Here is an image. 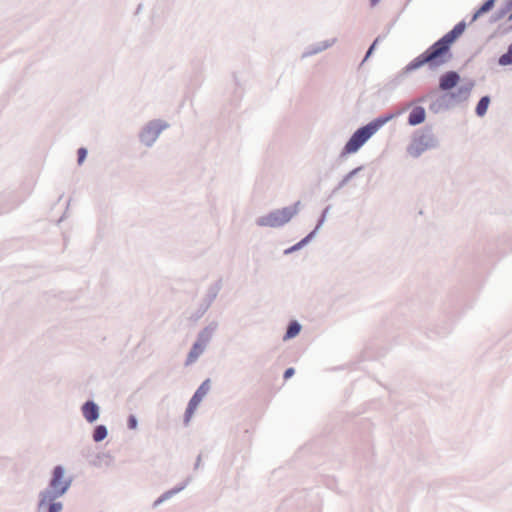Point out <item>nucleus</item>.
<instances>
[{
    "label": "nucleus",
    "instance_id": "6",
    "mask_svg": "<svg viewBox=\"0 0 512 512\" xmlns=\"http://www.w3.org/2000/svg\"><path fill=\"white\" fill-rule=\"evenodd\" d=\"M459 82V75L456 72L450 71L442 75L440 78L439 87L441 90H449L457 85Z\"/></svg>",
    "mask_w": 512,
    "mask_h": 512
},
{
    "label": "nucleus",
    "instance_id": "23",
    "mask_svg": "<svg viewBox=\"0 0 512 512\" xmlns=\"http://www.w3.org/2000/svg\"><path fill=\"white\" fill-rule=\"evenodd\" d=\"M380 0H370L371 6H375L379 3Z\"/></svg>",
    "mask_w": 512,
    "mask_h": 512
},
{
    "label": "nucleus",
    "instance_id": "13",
    "mask_svg": "<svg viewBox=\"0 0 512 512\" xmlns=\"http://www.w3.org/2000/svg\"><path fill=\"white\" fill-rule=\"evenodd\" d=\"M106 436H107V429L105 426L99 425L95 428L94 433H93L94 441L100 442V441L104 440L106 438Z\"/></svg>",
    "mask_w": 512,
    "mask_h": 512
},
{
    "label": "nucleus",
    "instance_id": "7",
    "mask_svg": "<svg viewBox=\"0 0 512 512\" xmlns=\"http://www.w3.org/2000/svg\"><path fill=\"white\" fill-rule=\"evenodd\" d=\"M82 413L84 418L91 423L97 420L99 416V409L94 402L88 401L83 405Z\"/></svg>",
    "mask_w": 512,
    "mask_h": 512
},
{
    "label": "nucleus",
    "instance_id": "3",
    "mask_svg": "<svg viewBox=\"0 0 512 512\" xmlns=\"http://www.w3.org/2000/svg\"><path fill=\"white\" fill-rule=\"evenodd\" d=\"M383 121L371 122L364 127L359 128L346 143L343 154H353L357 152L364 143L381 127Z\"/></svg>",
    "mask_w": 512,
    "mask_h": 512
},
{
    "label": "nucleus",
    "instance_id": "16",
    "mask_svg": "<svg viewBox=\"0 0 512 512\" xmlns=\"http://www.w3.org/2000/svg\"><path fill=\"white\" fill-rule=\"evenodd\" d=\"M209 390H210V380H205L200 385V387L197 389V391L195 393L204 398L206 396V394L209 392Z\"/></svg>",
    "mask_w": 512,
    "mask_h": 512
},
{
    "label": "nucleus",
    "instance_id": "22",
    "mask_svg": "<svg viewBox=\"0 0 512 512\" xmlns=\"http://www.w3.org/2000/svg\"><path fill=\"white\" fill-rule=\"evenodd\" d=\"M376 43H377V40L374 41V43L371 45V47L369 48L368 52H367V55H366V58L370 56V54L372 53L373 49L375 48L376 46Z\"/></svg>",
    "mask_w": 512,
    "mask_h": 512
},
{
    "label": "nucleus",
    "instance_id": "18",
    "mask_svg": "<svg viewBox=\"0 0 512 512\" xmlns=\"http://www.w3.org/2000/svg\"><path fill=\"white\" fill-rule=\"evenodd\" d=\"M87 156V150L85 148L78 149V163L82 164Z\"/></svg>",
    "mask_w": 512,
    "mask_h": 512
},
{
    "label": "nucleus",
    "instance_id": "20",
    "mask_svg": "<svg viewBox=\"0 0 512 512\" xmlns=\"http://www.w3.org/2000/svg\"><path fill=\"white\" fill-rule=\"evenodd\" d=\"M128 424H129V427H130L131 429L136 428V425H137L136 419H135L133 416H131V417L129 418Z\"/></svg>",
    "mask_w": 512,
    "mask_h": 512
},
{
    "label": "nucleus",
    "instance_id": "17",
    "mask_svg": "<svg viewBox=\"0 0 512 512\" xmlns=\"http://www.w3.org/2000/svg\"><path fill=\"white\" fill-rule=\"evenodd\" d=\"M48 506V512H60L62 510V504L60 502L52 501L50 503H46L44 507Z\"/></svg>",
    "mask_w": 512,
    "mask_h": 512
},
{
    "label": "nucleus",
    "instance_id": "10",
    "mask_svg": "<svg viewBox=\"0 0 512 512\" xmlns=\"http://www.w3.org/2000/svg\"><path fill=\"white\" fill-rule=\"evenodd\" d=\"M202 400H203L202 396H199L196 393L193 395V397L191 398V400L188 404L186 412H185V422L186 423H188L190 421L191 417L193 416L195 410L197 409L198 405L200 404V402Z\"/></svg>",
    "mask_w": 512,
    "mask_h": 512
},
{
    "label": "nucleus",
    "instance_id": "8",
    "mask_svg": "<svg viewBox=\"0 0 512 512\" xmlns=\"http://www.w3.org/2000/svg\"><path fill=\"white\" fill-rule=\"evenodd\" d=\"M208 341V337L201 336L198 341L193 345L189 355H188V363L194 362L204 351L206 343Z\"/></svg>",
    "mask_w": 512,
    "mask_h": 512
},
{
    "label": "nucleus",
    "instance_id": "24",
    "mask_svg": "<svg viewBox=\"0 0 512 512\" xmlns=\"http://www.w3.org/2000/svg\"><path fill=\"white\" fill-rule=\"evenodd\" d=\"M508 7H509L510 10L512 9V0L509 1Z\"/></svg>",
    "mask_w": 512,
    "mask_h": 512
},
{
    "label": "nucleus",
    "instance_id": "2",
    "mask_svg": "<svg viewBox=\"0 0 512 512\" xmlns=\"http://www.w3.org/2000/svg\"><path fill=\"white\" fill-rule=\"evenodd\" d=\"M71 481L65 477L64 469L56 466L50 480L49 489L40 494L38 509L42 510L46 503H50L61 497L70 487Z\"/></svg>",
    "mask_w": 512,
    "mask_h": 512
},
{
    "label": "nucleus",
    "instance_id": "4",
    "mask_svg": "<svg viewBox=\"0 0 512 512\" xmlns=\"http://www.w3.org/2000/svg\"><path fill=\"white\" fill-rule=\"evenodd\" d=\"M291 217L292 212L285 208L282 210H277L266 217H262L258 223L262 226L276 227L285 224L291 219Z\"/></svg>",
    "mask_w": 512,
    "mask_h": 512
},
{
    "label": "nucleus",
    "instance_id": "19",
    "mask_svg": "<svg viewBox=\"0 0 512 512\" xmlns=\"http://www.w3.org/2000/svg\"><path fill=\"white\" fill-rule=\"evenodd\" d=\"M307 239H308V238H305V239H303L301 242H299L298 244H296L295 246L291 247L290 249H287V250L285 251V253H290V252H292V251H294V250H296V249L300 248L304 243H306V242H307Z\"/></svg>",
    "mask_w": 512,
    "mask_h": 512
},
{
    "label": "nucleus",
    "instance_id": "1",
    "mask_svg": "<svg viewBox=\"0 0 512 512\" xmlns=\"http://www.w3.org/2000/svg\"><path fill=\"white\" fill-rule=\"evenodd\" d=\"M466 25L460 22L454 28L446 33L441 39L430 46L425 52L416 57L411 63L412 68H419L428 65L436 68L448 61L450 58V47L465 31Z\"/></svg>",
    "mask_w": 512,
    "mask_h": 512
},
{
    "label": "nucleus",
    "instance_id": "11",
    "mask_svg": "<svg viewBox=\"0 0 512 512\" xmlns=\"http://www.w3.org/2000/svg\"><path fill=\"white\" fill-rule=\"evenodd\" d=\"M494 3V0H486L485 3L472 16V22L476 21L484 13L490 11L494 7Z\"/></svg>",
    "mask_w": 512,
    "mask_h": 512
},
{
    "label": "nucleus",
    "instance_id": "15",
    "mask_svg": "<svg viewBox=\"0 0 512 512\" xmlns=\"http://www.w3.org/2000/svg\"><path fill=\"white\" fill-rule=\"evenodd\" d=\"M498 62L501 66L512 64V44L508 47V51L499 58Z\"/></svg>",
    "mask_w": 512,
    "mask_h": 512
},
{
    "label": "nucleus",
    "instance_id": "9",
    "mask_svg": "<svg viewBox=\"0 0 512 512\" xmlns=\"http://www.w3.org/2000/svg\"><path fill=\"white\" fill-rule=\"evenodd\" d=\"M425 116H426V114H425V110L423 107H420V106L415 107L410 112L408 122L410 125H418L425 120Z\"/></svg>",
    "mask_w": 512,
    "mask_h": 512
},
{
    "label": "nucleus",
    "instance_id": "5",
    "mask_svg": "<svg viewBox=\"0 0 512 512\" xmlns=\"http://www.w3.org/2000/svg\"><path fill=\"white\" fill-rule=\"evenodd\" d=\"M160 135V127L158 124L148 125L141 133V141L149 146L153 144Z\"/></svg>",
    "mask_w": 512,
    "mask_h": 512
},
{
    "label": "nucleus",
    "instance_id": "21",
    "mask_svg": "<svg viewBox=\"0 0 512 512\" xmlns=\"http://www.w3.org/2000/svg\"><path fill=\"white\" fill-rule=\"evenodd\" d=\"M294 374V369L293 368H288L285 373H284V378L285 379H288L290 378L292 375Z\"/></svg>",
    "mask_w": 512,
    "mask_h": 512
},
{
    "label": "nucleus",
    "instance_id": "14",
    "mask_svg": "<svg viewBox=\"0 0 512 512\" xmlns=\"http://www.w3.org/2000/svg\"><path fill=\"white\" fill-rule=\"evenodd\" d=\"M301 326L297 322H291L288 326L285 339H290L297 336L300 332Z\"/></svg>",
    "mask_w": 512,
    "mask_h": 512
},
{
    "label": "nucleus",
    "instance_id": "12",
    "mask_svg": "<svg viewBox=\"0 0 512 512\" xmlns=\"http://www.w3.org/2000/svg\"><path fill=\"white\" fill-rule=\"evenodd\" d=\"M489 104L490 98L488 96L482 97L476 106V114L480 117H483L487 112Z\"/></svg>",
    "mask_w": 512,
    "mask_h": 512
}]
</instances>
